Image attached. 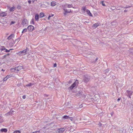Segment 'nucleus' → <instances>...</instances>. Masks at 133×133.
<instances>
[{"label": "nucleus", "instance_id": "f257e3e1", "mask_svg": "<svg viewBox=\"0 0 133 133\" xmlns=\"http://www.w3.org/2000/svg\"><path fill=\"white\" fill-rule=\"evenodd\" d=\"M90 79V76L89 75L86 74L84 75L83 76V81L85 83H87L88 82Z\"/></svg>", "mask_w": 133, "mask_h": 133}, {"label": "nucleus", "instance_id": "f03ea898", "mask_svg": "<svg viewBox=\"0 0 133 133\" xmlns=\"http://www.w3.org/2000/svg\"><path fill=\"white\" fill-rule=\"evenodd\" d=\"M78 84V81L77 80H76L69 87L68 89H70V90H72L76 86H77Z\"/></svg>", "mask_w": 133, "mask_h": 133}, {"label": "nucleus", "instance_id": "7ed1b4c3", "mask_svg": "<svg viewBox=\"0 0 133 133\" xmlns=\"http://www.w3.org/2000/svg\"><path fill=\"white\" fill-rule=\"evenodd\" d=\"M29 50V49L27 47L26 49L23 50L22 51H20L18 53V54L20 55H25L26 52Z\"/></svg>", "mask_w": 133, "mask_h": 133}, {"label": "nucleus", "instance_id": "20e7f679", "mask_svg": "<svg viewBox=\"0 0 133 133\" xmlns=\"http://www.w3.org/2000/svg\"><path fill=\"white\" fill-rule=\"evenodd\" d=\"M28 23V21L27 19L25 18H24L22 21V24L23 26L24 27L25 25H26Z\"/></svg>", "mask_w": 133, "mask_h": 133}, {"label": "nucleus", "instance_id": "39448f33", "mask_svg": "<svg viewBox=\"0 0 133 133\" xmlns=\"http://www.w3.org/2000/svg\"><path fill=\"white\" fill-rule=\"evenodd\" d=\"M63 10H64V11L63 12V14L64 16H66L67 15V13H70L72 12L71 10H70V11H69V10H68L65 8L63 9Z\"/></svg>", "mask_w": 133, "mask_h": 133}, {"label": "nucleus", "instance_id": "423d86ee", "mask_svg": "<svg viewBox=\"0 0 133 133\" xmlns=\"http://www.w3.org/2000/svg\"><path fill=\"white\" fill-rule=\"evenodd\" d=\"M6 11L5 12L1 11L0 12V17H3L6 16L7 15L6 12Z\"/></svg>", "mask_w": 133, "mask_h": 133}, {"label": "nucleus", "instance_id": "0eeeda50", "mask_svg": "<svg viewBox=\"0 0 133 133\" xmlns=\"http://www.w3.org/2000/svg\"><path fill=\"white\" fill-rule=\"evenodd\" d=\"M84 94L83 92L82 91H79V92L76 94V96L77 97H83Z\"/></svg>", "mask_w": 133, "mask_h": 133}, {"label": "nucleus", "instance_id": "6e6552de", "mask_svg": "<svg viewBox=\"0 0 133 133\" xmlns=\"http://www.w3.org/2000/svg\"><path fill=\"white\" fill-rule=\"evenodd\" d=\"M34 28L33 26L32 25H30L27 28L29 31L32 32L34 30Z\"/></svg>", "mask_w": 133, "mask_h": 133}, {"label": "nucleus", "instance_id": "1a4fd4ad", "mask_svg": "<svg viewBox=\"0 0 133 133\" xmlns=\"http://www.w3.org/2000/svg\"><path fill=\"white\" fill-rule=\"evenodd\" d=\"M62 7L65 8H71L72 7V4H65L63 5Z\"/></svg>", "mask_w": 133, "mask_h": 133}, {"label": "nucleus", "instance_id": "9d476101", "mask_svg": "<svg viewBox=\"0 0 133 133\" xmlns=\"http://www.w3.org/2000/svg\"><path fill=\"white\" fill-rule=\"evenodd\" d=\"M12 75H7L3 79L2 81H6L8 78L11 77Z\"/></svg>", "mask_w": 133, "mask_h": 133}, {"label": "nucleus", "instance_id": "9b49d317", "mask_svg": "<svg viewBox=\"0 0 133 133\" xmlns=\"http://www.w3.org/2000/svg\"><path fill=\"white\" fill-rule=\"evenodd\" d=\"M12 108H11V110H10V111L7 112V113L5 114V115L6 116H8L9 115H14V113H12V112H11V110H12Z\"/></svg>", "mask_w": 133, "mask_h": 133}, {"label": "nucleus", "instance_id": "f8f14e48", "mask_svg": "<svg viewBox=\"0 0 133 133\" xmlns=\"http://www.w3.org/2000/svg\"><path fill=\"white\" fill-rule=\"evenodd\" d=\"M127 92L129 97V98H131V95L132 93V91H130L129 90H127Z\"/></svg>", "mask_w": 133, "mask_h": 133}, {"label": "nucleus", "instance_id": "ddd939ff", "mask_svg": "<svg viewBox=\"0 0 133 133\" xmlns=\"http://www.w3.org/2000/svg\"><path fill=\"white\" fill-rule=\"evenodd\" d=\"M86 12L90 16H91V17L93 16L92 15V14L90 12V11L88 9H87L86 10Z\"/></svg>", "mask_w": 133, "mask_h": 133}, {"label": "nucleus", "instance_id": "4468645a", "mask_svg": "<svg viewBox=\"0 0 133 133\" xmlns=\"http://www.w3.org/2000/svg\"><path fill=\"white\" fill-rule=\"evenodd\" d=\"M65 129L64 128H60L57 130L58 132L59 133H62L64 131Z\"/></svg>", "mask_w": 133, "mask_h": 133}, {"label": "nucleus", "instance_id": "2eb2a0df", "mask_svg": "<svg viewBox=\"0 0 133 133\" xmlns=\"http://www.w3.org/2000/svg\"><path fill=\"white\" fill-rule=\"evenodd\" d=\"M15 35L14 34H12L10 35L9 36H8L7 38V39L8 40H10L12 38H14V37Z\"/></svg>", "mask_w": 133, "mask_h": 133}, {"label": "nucleus", "instance_id": "dca6fc26", "mask_svg": "<svg viewBox=\"0 0 133 133\" xmlns=\"http://www.w3.org/2000/svg\"><path fill=\"white\" fill-rule=\"evenodd\" d=\"M39 16L38 14H36L35 15V19L36 21H38L39 19Z\"/></svg>", "mask_w": 133, "mask_h": 133}, {"label": "nucleus", "instance_id": "f3484780", "mask_svg": "<svg viewBox=\"0 0 133 133\" xmlns=\"http://www.w3.org/2000/svg\"><path fill=\"white\" fill-rule=\"evenodd\" d=\"M69 117L67 115H64L62 117V120L69 119Z\"/></svg>", "mask_w": 133, "mask_h": 133}, {"label": "nucleus", "instance_id": "a211bd4d", "mask_svg": "<svg viewBox=\"0 0 133 133\" xmlns=\"http://www.w3.org/2000/svg\"><path fill=\"white\" fill-rule=\"evenodd\" d=\"M17 71H18L21 69H23V67L22 66H18L17 67Z\"/></svg>", "mask_w": 133, "mask_h": 133}, {"label": "nucleus", "instance_id": "6ab92c4d", "mask_svg": "<svg viewBox=\"0 0 133 133\" xmlns=\"http://www.w3.org/2000/svg\"><path fill=\"white\" fill-rule=\"evenodd\" d=\"M99 25L98 23H97L93 24L92 27L94 28H95L98 26Z\"/></svg>", "mask_w": 133, "mask_h": 133}, {"label": "nucleus", "instance_id": "aec40b11", "mask_svg": "<svg viewBox=\"0 0 133 133\" xmlns=\"http://www.w3.org/2000/svg\"><path fill=\"white\" fill-rule=\"evenodd\" d=\"M2 132H7V130L6 128H2L0 130Z\"/></svg>", "mask_w": 133, "mask_h": 133}, {"label": "nucleus", "instance_id": "412c9836", "mask_svg": "<svg viewBox=\"0 0 133 133\" xmlns=\"http://www.w3.org/2000/svg\"><path fill=\"white\" fill-rule=\"evenodd\" d=\"M44 14L43 12H41L39 14V16L41 18H42L44 16Z\"/></svg>", "mask_w": 133, "mask_h": 133}, {"label": "nucleus", "instance_id": "4be33fe9", "mask_svg": "<svg viewBox=\"0 0 133 133\" xmlns=\"http://www.w3.org/2000/svg\"><path fill=\"white\" fill-rule=\"evenodd\" d=\"M116 9V7L115 6H112L111 8H110V10L113 11Z\"/></svg>", "mask_w": 133, "mask_h": 133}, {"label": "nucleus", "instance_id": "5701e85b", "mask_svg": "<svg viewBox=\"0 0 133 133\" xmlns=\"http://www.w3.org/2000/svg\"><path fill=\"white\" fill-rule=\"evenodd\" d=\"M56 2L55 1H52L51 3V5L52 6H54L56 5Z\"/></svg>", "mask_w": 133, "mask_h": 133}, {"label": "nucleus", "instance_id": "b1692460", "mask_svg": "<svg viewBox=\"0 0 133 133\" xmlns=\"http://www.w3.org/2000/svg\"><path fill=\"white\" fill-rule=\"evenodd\" d=\"M109 71V69H107L106 70H104V72L105 74H107V73H108Z\"/></svg>", "mask_w": 133, "mask_h": 133}, {"label": "nucleus", "instance_id": "393cba45", "mask_svg": "<svg viewBox=\"0 0 133 133\" xmlns=\"http://www.w3.org/2000/svg\"><path fill=\"white\" fill-rule=\"evenodd\" d=\"M34 85L33 83H30L28 84H26V87H30L31 85Z\"/></svg>", "mask_w": 133, "mask_h": 133}, {"label": "nucleus", "instance_id": "a878e982", "mask_svg": "<svg viewBox=\"0 0 133 133\" xmlns=\"http://www.w3.org/2000/svg\"><path fill=\"white\" fill-rule=\"evenodd\" d=\"M27 28H25L22 31V34H23L25 32H26L27 31Z\"/></svg>", "mask_w": 133, "mask_h": 133}, {"label": "nucleus", "instance_id": "bb28decb", "mask_svg": "<svg viewBox=\"0 0 133 133\" xmlns=\"http://www.w3.org/2000/svg\"><path fill=\"white\" fill-rule=\"evenodd\" d=\"M15 9L14 7H12L10 9V11L11 12H13L14 11V9Z\"/></svg>", "mask_w": 133, "mask_h": 133}, {"label": "nucleus", "instance_id": "cd10ccee", "mask_svg": "<svg viewBox=\"0 0 133 133\" xmlns=\"http://www.w3.org/2000/svg\"><path fill=\"white\" fill-rule=\"evenodd\" d=\"M21 39V38H20V37H19V38H18L17 39H15V42H17V43Z\"/></svg>", "mask_w": 133, "mask_h": 133}, {"label": "nucleus", "instance_id": "c85d7f7f", "mask_svg": "<svg viewBox=\"0 0 133 133\" xmlns=\"http://www.w3.org/2000/svg\"><path fill=\"white\" fill-rule=\"evenodd\" d=\"M111 25L112 26L115 25H116V22H113L111 23Z\"/></svg>", "mask_w": 133, "mask_h": 133}, {"label": "nucleus", "instance_id": "c756f323", "mask_svg": "<svg viewBox=\"0 0 133 133\" xmlns=\"http://www.w3.org/2000/svg\"><path fill=\"white\" fill-rule=\"evenodd\" d=\"M82 10L84 12H85L86 10V8L85 7H83L82 8Z\"/></svg>", "mask_w": 133, "mask_h": 133}, {"label": "nucleus", "instance_id": "7c9ffc66", "mask_svg": "<svg viewBox=\"0 0 133 133\" xmlns=\"http://www.w3.org/2000/svg\"><path fill=\"white\" fill-rule=\"evenodd\" d=\"M54 16V14H51V15L50 14L48 17V19L49 20L50 19V17H53Z\"/></svg>", "mask_w": 133, "mask_h": 133}, {"label": "nucleus", "instance_id": "2f4dec72", "mask_svg": "<svg viewBox=\"0 0 133 133\" xmlns=\"http://www.w3.org/2000/svg\"><path fill=\"white\" fill-rule=\"evenodd\" d=\"M12 49H10L9 50H8L7 49H6L4 51L5 52H10V50H12Z\"/></svg>", "mask_w": 133, "mask_h": 133}, {"label": "nucleus", "instance_id": "473e14b6", "mask_svg": "<svg viewBox=\"0 0 133 133\" xmlns=\"http://www.w3.org/2000/svg\"><path fill=\"white\" fill-rule=\"evenodd\" d=\"M30 24H34V19L33 18L32 19L31 21L30 22Z\"/></svg>", "mask_w": 133, "mask_h": 133}, {"label": "nucleus", "instance_id": "72a5a7b5", "mask_svg": "<svg viewBox=\"0 0 133 133\" xmlns=\"http://www.w3.org/2000/svg\"><path fill=\"white\" fill-rule=\"evenodd\" d=\"M22 8L21 6L19 5H18L17 6L16 8L18 9H21Z\"/></svg>", "mask_w": 133, "mask_h": 133}, {"label": "nucleus", "instance_id": "f704fd0d", "mask_svg": "<svg viewBox=\"0 0 133 133\" xmlns=\"http://www.w3.org/2000/svg\"><path fill=\"white\" fill-rule=\"evenodd\" d=\"M2 48L1 49V51H3L4 50H5V48L4 46H2Z\"/></svg>", "mask_w": 133, "mask_h": 133}, {"label": "nucleus", "instance_id": "c9c22d12", "mask_svg": "<svg viewBox=\"0 0 133 133\" xmlns=\"http://www.w3.org/2000/svg\"><path fill=\"white\" fill-rule=\"evenodd\" d=\"M131 7V6H128L127 5H126L125 7H123V8H130Z\"/></svg>", "mask_w": 133, "mask_h": 133}, {"label": "nucleus", "instance_id": "e433bc0d", "mask_svg": "<svg viewBox=\"0 0 133 133\" xmlns=\"http://www.w3.org/2000/svg\"><path fill=\"white\" fill-rule=\"evenodd\" d=\"M11 70L12 72H15V71L14 69V68H12L11 69Z\"/></svg>", "mask_w": 133, "mask_h": 133}, {"label": "nucleus", "instance_id": "4c0bfd02", "mask_svg": "<svg viewBox=\"0 0 133 133\" xmlns=\"http://www.w3.org/2000/svg\"><path fill=\"white\" fill-rule=\"evenodd\" d=\"M98 57H97L96 58V59H95V60L94 61H93V63H96V61H97V60H98Z\"/></svg>", "mask_w": 133, "mask_h": 133}, {"label": "nucleus", "instance_id": "58836bf2", "mask_svg": "<svg viewBox=\"0 0 133 133\" xmlns=\"http://www.w3.org/2000/svg\"><path fill=\"white\" fill-rule=\"evenodd\" d=\"M15 23V21H12L10 23V25H11L13 24H14Z\"/></svg>", "mask_w": 133, "mask_h": 133}, {"label": "nucleus", "instance_id": "ea45409f", "mask_svg": "<svg viewBox=\"0 0 133 133\" xmlns=\"http://www.w3.org/2000/svg\"><path fill=\"white\" fill-rule=\"evenodd\" d=\"M40 132L39 131H37L32 132V133H40Z\"/></svg>", "mask_w": 133, "mask_h": 133}, {"label": "nucleus", "instance_id": "a19ab883", "mask_svg": "<svg viewBox=\"0 0 133 133\" xmlns=\"http://www.w3.org/2000/svg\"><path fill=\"white\" fill-rule=\"evenodd\" d=\"M18 69L17 68V67H15V68H14V69L15 71V72H17L18 71H17V69Z\"/></svg>", "mask_w": 133, "mask_h": 133}, {"label": "nucleus", "instance_id": "79ce46f5", "mask_svg": "<svg viewBox=\"0 0 133 133\" xmlns=\"http://www.w3.org/2000/svg\"><path fill=\"white\" fill-rule=\"evenodd\" d=\"M101 3L102 4V5L103 6H105V4L104 3V2L103 1H102L101 2Z\"/></svg>", "mask_w": 133, "mask_h": 133}, {"label": "nucleus", "instance_id": "37998d69", "mask_svg": "<svg viewBox=\"0 0 133 133\" xmlns=\"http://www.w3.org/2000/svg\"><path fill=\"white\" fill-rule=\"evenodd\" d=\"M3 121V120L2 118L0 117V123L2 122Z\"/></svg>", "mask_w": 133, "mask_h": 133}, {"label": "nucleus", "instance_id": "c03bdc74", "mask_svg": "<svg viewBox=\"0 0 133 133\" xmlns=\"http://www.w3.org/2000/svg\"><path fill=\"white\" fill-rule=\"evenodd\" d=\"M6 57H7L6 55H5L3 56V57H2L3 58H6Z\"/></svg>", "mask_w": 133, "mask_h": 133}, {"label": "nucleus", "instance_id": "a18cd8bd", "mask_svg": "<svg viewBox=\"0 0 133 133\" xmlns=\"http://www.w3.org/2000/svg\"><path fill=\"white\" fill-rule=\"evenodd\" d=\"M69 119H70L71 121H72L73 119V118L72 117H69Z\"/></svg>", "mask_w": 133, "mask_h": 133}, {"label": "nucleus", "instance_id": "49530a36", "mask_svg": "<svg viewBox=\"0 0 133 133\" xmlns=\"http://www.w3.org/2000/svg\"><path fill=\"white\" fill-rule=\"evenodd\" d=\"M99 126V127H101L102 126V124L101 123L99 122V123L98 124Z\"/></svg>", "mask_w": 133, "mask_h": 133}, {"label": "nucleus", "instance_id": "de8ad7c7", "mask_svg": "<svg viewBox=\"0 0 133 133\" xmlns=\"http://www.w3.org/2000/svg\"><path fill=\"white\" fill-rule=\"evenodd\" d=\"M56 66H57V64H56V63H55L54 64V67H55Z\"/></svg>", "mask_w": 133, "mask_h": 133}, {"label": "nucleus", "instance_id": "09e8293b", "mask_svg": "<svg viewBox=\"0 0 133 133\" xmlns=\"http://www.w3.org/2000/svg\"><path fill=\"white\" fill-rule=\"evenodd\" d=\"M121 99V97H120V98H118L117 99V101H118V102Z\"/></svg>", "mask_w": 133, "mask_h": 133}, {"label": "nucleus", "instance_id": "8fccbe9b", "mask_svg": "<svg viewBox=\"0 0 133 133\" xmlns=\"http://www.w3.org/2000/svg\"><path fill=\"white\" fill-rule=\"evenodd\" d=\"M22 98L23 99H25V98H26V96L25 95H23V97H22Z\"/></svg>", "mask_w": 133, "mask_h": 133}, {"label": "nucleus", "instance_id": "3c124183", "mask_svg": "<svg viewBox=\"0 0 133 133\" xmlns=\"http://www.w3.org/2000/svg\"><path fill=\"white\" fill-rule=\"evenodd\" d=\"M31 1L30 0H29L28 1V2L30 4L31 3Z\"/></svg>", "mask_w": 133, "mask_h": 133}, {"label": "nucleus", "instance_id": "603ef678", "mask_svg": "<svg viewBox=\"0 0 133 133\" xmlns=\"http://www.w3.org/2000/svg\"><path fill=\"white\" fill-rule=\"evenodd\" d=\"M83 107V105L82 104L81 105L79 106V108H81Z\"/></svg>", "mask_w": 133, "mask_h": 133}, {"label": "nucleus", "instance_id": "864d4df0", "mask_svg": "<svg viewBox=\"0 0 133 133\" xmlns=\"http://www.w3.org/2000/svg\"><path fill=\"white\" fill-rule=\"evenodd\" d=\"M13 133H18V130L14 131Z\"/></svg>", "mask_w": 133, "mask_h": 133}, {"label": "nucleus", "instance_id": "5fc2aeb1", "mask_svg": "<svg viewBox=\"0 0 133 133\" xmlns=\"http://www.w3.org/2000/svg\"><path fill=\"white\" fill-rule=\"evenodd\" d=\"M114 114V112H112L111 113V116H112V115Z\"/></svg>", "mask_w": 133, "mask_h": 133}, {"label": "nucleus", "instance_id": "6e6d98bb", "mask_svg": "<svg viewBox=\"0 0 133 133\" xmlns=\"http://www.w3.org/2000/svg\"><path fill=\"white\" fill-rule=\"evenodd\" d=\"M128 11V10H124V12H127Z\"/></svg>", "mask_w": 133, "mask_h": 133}, {"label": "nucleus", "instance_id": "4d7b16f0", "mask_svg": "<svg viewBox=\"0 0 133 133\" xmlns=\"http://www.w3.org/2000/svg\"><path fill=\"white\" fill-rule=\"evenodd\" d=\"M131 52L132 53H133V49H131L130 50Z\"/></svg>", "mask_w": 133, "mask_h": 133}, {"label": "nucleus", "instance_id": "13d9d810", "mask_svg": "<svg viewBox=\"0 0 133 133\" xmlns=\"http://www.w3.org/2000/svg\"><path fill=\"white\" fill-rule=\"evenodd\" d=\"M10 54H9V53H8L6 55V56H9V55H10Z\"/></svg>", "mask_w": 133, "mask_h": 133}, {"label": "nucleus", "instance_id": "bf43d9fd", "mask_svg": "<svg viewBox=\"0 0 133 133\" xmlns=\"http://www.w3.org/2000/svg\"><path fill=\"white\" fill-rule=\"evenodd\" d=\"M12 110H11V112H12V113H13V112H14V111L13 110H12Z\"/></svg>", "mask_w": 133, "mask_h": 133}, {"label": "nucleus", "instance_id": "052dcab7", "mask_svg": "<svg viewBox=\"0 0 133 133\" xmlns=\"http://www.w3.org/2000/svg\"><path fill=\"white\" fill-rule=\"evenodd\" d=\"M85 23H89V21H86L85 22Z\"/></svg>", "mask_w": 133, "mask_h": 133}, {"label": "nucleus", "instance_id": "680f3d73", "mask_svg": "<svg viewBox=\"0 0 133 133\" xmlns=\"http://www.w3.org/2000/svg\"><path fill=\"white\" fill-rule=\"evenodd\" d=\"M18 133H21V131L19 130H18Z\"/></svg>", "mask_w": 133, "mask_h": 133}, {"label": "nucleus", "instance_id": "e2e57ef3", "mask_svg": "<svg viewBox=\"0 0 133 133\" xmlns=\"http://www.w3.org/2000/svg\"><path fill=\"white\" fill-rule=\"evenodd\" d=\"M116 9L118 10H119L120 9L119 8H118V7H117Z\"/></svg>", "mask_w": 133, "mask_h": 133}, {"label": "nucleus", "instance_id": "0e129e2a", "mask_svg": "<svg viewBox=\"0 0 133 133\" xmlns=\"http://www.w3.org/2000/svg\"><path fill=\"white\" fill-rule=\"evenodd\" d=\"M2 71H5V70H4V69H2V70H1Z\"/></svg>", "mask_w": 133, "mask_h": 133}, {"label": "nucleus", "instance_id": "69168bd1", "mask_svg": "<svg viewBox=\"0 0 133 133\" xmlns=\"http://www.w3.org/2000/svg\"><path fill=\"white\" fill-rule=\"evenodd\" d=\"M35 1H34V0L32 1V3H34Z\"/></svg>", "mask_w": 133, "mask_h": 133}, {"label": "nucleus", "instance_id": "338daca9", "mask_svg": "<svg viewBox=\"0 0 133 133\" xmlns=\"http://www.w3.org/2000/svg\"><path fill=\"white\" fill-rule=\"evenodd\" d=\"M2 64V63L0 61V65H1Z\"/></svg>", "mask_w": 133, "mask_h": 133}, {"label": "nucleus", "instance_id": "774afa93", "mask_svg": "<svg viewBox=\"0 0 133 133\" xmlns=\"http://www.w3.org/2000/svg\"><path fill=\"white\" fill-rule=\"evenodd\" d=\"M71 81H69V83H71Z\"/></svg>", "mask_w": 133, "mask_h": 133}]
</instances>
